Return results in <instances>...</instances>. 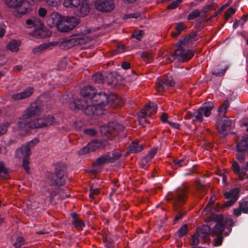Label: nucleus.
Wrapping results in <instances>:
<instances>
[{
    "label": "nucleus",
    "mask_w": 248,
    "mask_h": 248,
    "mask_svg": "<svg viewBox=\"0 0 248 248\" xmlns=\"http://www.w3.org/2000/svg\"><path fill=\"white\" fill-rule=\"evenodd\" d=\"M8 171L6 168L4 167V164L0 162V176L4 178H7Z\"/></svg>",
    "instance_id": "obj_33"
},
{
    "label": "nucleus",
    "mask_w": 248,
    "mask_h": 248,
    "mask_svg": "<svg viewBox=\"0 0 248 248\" xmlns=\"http://www.w3.org/2000/svg\"><path fill=\"white\" fill-rule=\"evenodd\" d=\"M200 15V11L199 10H195L191 12L187 16L188 20H191L198 17Z\"/></svg>",
    "instance_id": "obj_37"
},
{
    "label": "nucleus",
    "mask_w": 248,
    "mask_h": 248,
    "mask_svg": "<svg viewBox=\"0 0 248 248\" xmlns=\"http://www.w3.org/2000/svg\"><path fill=\"white\" fill-rule=\"evenodd\" d=\"M211 233L210 227L207 225H202L199 227L196 231V235L202 239H204Z\"/></svg>",
    "instance_id": "obj_24"
},
{
    "label": "nucleus",
    "mask_w": 248,
    "mask_h": 248,
    "mask_svg": "<svg viewBox=\"0 0 248 248\" xmlns=\"http://www.w3.org/2000/svg\"><path fill=\"white\" fill-rule=\"evenodd\" d=\"M189 38H185L180 42V45L173 55L170 56V62L173 59H177L179 62H185L190 60L194 55V51L189 50H185L183 48V46L188 43Z\"/></svg>",
    "instance_id": "obj_5"
},
{
    "label": "nucleus",
    "mask_w": 248,
    "mask_h": 248,
    "mask_svg": "<svg viewBox=\"0 0 248 248\" xmlns=\"http://www.w3.org/2000/svg\"><path fill=\"white\" fill-rule=\"evenodd\" d=\"M213 204V202L209 201L205 208H204V211L208 212L211 210V206Z\"/></svg>",
    "instance_id": "obj_54"
},
{
    "label": "nucleus",
    "mask_w": 248,
    "mask_h": 248,
    "mask_svg": "<svg viewBox=\"0 0 248 248\" xmlns=\"http://www.w3.org/2000/svg\"><path fill=\"white\" fill-rule=\"evenodd\" d=\"M120 125L117 123L112 122L108 124L107 125H103L100 126V131L102 134H110L113 131L120 128Z\"/></svg>",
    "instance_id": "obj_21"
},
{
    "label": "nucleus",
    "mask_w": 248,
    "mask_h": 248,
    "mask_svg": "<svg viewBox=\"0 0 248 248\" xmlns=\"http://www.w3.org/2000/svg\"><path fill=\"white\" fill-rule=\"evenodd\" d=\"M20 45L21 42L20 41L12 40L7 44L6 48L12 52H17L19 50Z\"/></svg>",
    "instance_id": "obj_26"
},
{
    "label": "nucleus",
    "mask_w": 248,
    "mask_h": 248,
    "mask_svg": "<svg viewBox=\"0 0 248 248\" xmlns=\"http://www.w3.org/2000/svg\"><path fill=\"white\" fill-rule=\"evenodd\" d=\"M140 16V14L139 13H132L128 15H124V18H138Z\"/></svg>",
    "instance_id": "obj_51"
},
{
    "label": "nucleus",
    "mask_w": 248,
    "mask_h": 248,
    "mask_svg": "<svg viewBox=\"0 0 248 248\" xmlns=\"http://www.w3.org/2000/svg\"><path fill=\"white\" fill-rule=\"evenodd\" d=\"M41 109L35 104L27 109L18 122L19 128H24L28 125L31 128H39L46 127L55 123V118L52 116H46L42 118H36L41 112Z\"/></svg>",
    "instance_id": "obj_2"
},
{
    "label": "nucleus",
    "mask_w": 248,
    "mask_h": 248,
    "mask_svg": "<svg viewBox=\"0 0 248 248\" xmlns=\"http://www.w3.org/2000/svg\"><path fill=\"white\" fill-rule=\"evenodd\" d=\"M89 40V38L85 34L77 35L63 39L60 44V47L62 49H68L78 45L84 44Z\"/></svg>",
    "instance_id": "obj_8"
},
{
    "label": "nucleus",
    "mask_w": 248,
    "mask_h": 248,
    "mask_svg": "<svg viewBox=\"0 0 248 248\" xmlns=\"http://www.w3.org/2000/svg\"><path fill=\"white\" fill-rule=\"evenodd\" d=\"M57 44L58 43L56 42H50L45 43L34 47L32 49V52L34 54H40L46 50L51 49L53 47L56 46Z\"/></svg>",
    "instance_id": "obj_19"
},
{
    "label": "nucleus",
    "mask_w": 248,
    "mask_h": 248,
    "mask_svg": "<svg viewBox=\"0 0 248 248\" xmlns=\"http://www.w3.org/2000/svg\"><path fill=\"white\" fill-rule=\"evenodd\" d=\"M174 84V82L172 78L164 77L161 79L158 80L156 84V89L158 93L165 91L168 86H172Z\"/></svg>",
    "instance_id": "obj_14"
},
{
    "label": "nucleus",
    "mask_w": 248,
    "mask_h": 248,
    "mask_svg": "<svg viewBox=\"0 0 248 248\" xmlns=\"http://www.w3.org/2000/svg\"><path fill=\"white\" fill-rule=\"evenodd\" d=\"M168 123H169V124L170 125H171L172 127H174V128H176V129H178L179 128V127H180L179 124H178L177 123H173V122H170V121H168Z\"/></svg>",
    "instance_id": "obj_57"
},
{
    "label": "nucleus",
    "mask_w": 248,
    "mask_h": 248,
    "mask_svg": "<svg viewBox=\"0 0 248 248\" xmlns=\"http://www.w3.org/2000/svg\"><path fill=\"white\" fill-rule=\"evenodd\" d=\"M186 198V193L184 190H179L172 198H168V201L172 200L175 207L181 206Z\"/></svg>",
    "instance_id": "obj_18"
},
{
    "label": "nucleus",
    "mask_w": 248,
    "mask_h": 248,
    "mask_svg": "<svg viewBox=\"0 0 248 248\" xmlns=\"http://www.w3.org/2000/svg\"><path fill=\"white\" fill-rule=\"evenodd\" d=\"M187 233V227L186 225H183L179 231V236H183Z\"/></svg>",
    "instance_id": "obj_43"
},
{
    "label": "nucleus",
    "mask_w": 248,
    "mask_h": 248,
    "mask_svg": "<svg viewBox=\"0 0 248 248\" xmlns=\"http://www.w3.org/2000/svg\"><path fill=\"white\" fill-rule=\"evenodd\" d=\"M238 151L245 152L248 149V139L247 136L245 137L242 140L237 144Z\"/></svg>",
    "instance_id": "obj_28"
},
{
    "label": "nucleus",
    "mask_w": 248,
    "mask_h": 248,
    "mask_svg": "<svg viewBox=\"0 0 248 248\" xmlns=\"http://www.w3.org/2000/svg\"><path fill=\"white\" fill-rule=\"evenodd\" d=\"M95 8L103 12H109L115 8L113 0H95L94 1Z\"/></svg>",
    "instance_id": "obj_10"
},
{
    "label": "nucleus",
    "mask_w": 248,
    "mask_h": 248,
    "mask_svg": "<svg viewBox=\"0 0 248 248\" xmlns=\"http://www.w3.org/2000/svg\"><path fill=\"white\" fill-rule=\"evenodd\" d=\"M79 23L74 17L63 16L57 29L61 32H68L72 30Z\"/></svg>",
    "instance_id": "obj_9"
},
{
    "label": "nucleus",
    "mask_w": 248,
    "mask_h": 248,
    "mask_svg": "<svg viewBox=\"0 0 248 248\" xmlns=\"http://www.w3.org/2000/svg\"><path fill=\"white\" fill-rule=\"evenodd\" d=\"M8 127V124L7 123L4 124L0 126V136L5 134Z\"/></svg>",
    "instance_id": "obj_44"
},
{
    "label": "nucleus",
    "mask_w": 248,
    "mask_h": 248,
    "mask_svg": "<svg viewBox=\"0 0 248 248\" xmlns=\"http://www.w3.org/2000/svg\"><path fill=\"white\" fill-rule=\"evenodd\" d=\"M248 19V15H244L242 18L240 20H241V25H243L244 23Z\"/></svg>",
    "instance_id": "obj_58"
},
{
    "label": "nucleus",
    "mask_w": 248,
    "mask_h": 248,
    "mask_svg": "<svg viewBox=\"0 0 248 248\" xmlns=\"http://www.w3.org/2000/svg\"><path fill=\"white\" fill-rule=\"evenodd\" d=\"M223 11V8H220L217 11L214 15L212 16V17L217 16Z\"/></svg>",
    "instance_id": "obj_61"
},
{
    "label": "nucleus",
    "mask_w": 248,
    "mask_h": 248,
    "mask_svg": "<svg viewBox=\"0 0 248 248\" xmlns=\"http://www.w3.org/2000/svg\"><path fill=\"white\" fill-rule=\"evenodd\" d=\"M242 212V210L240 209L239 206V208L234 209V214L235 216H239L241 215Z\"/></svg>",
    "instance_id": "obj_59"
},
{
    "label": "nucleus",
    "mask_w": 248,
    "mask_h": 248,
    "mask_svg": "<svg viewBox=\"0 0 248 248\" xmlns=\"http://www.w3.org/2000/svg\"><path fill=\"white\" fill-rule=\"evenodd\" d=\"M198 237H199L196 234L194 235L193 236H192L191 242V245L193 246H196L199 244V240Z\"/></svg>",
    "instance_id": "obj_49"
},
{
    "label": "nucleus",
    "mask_w": 248,
    "mask_h": 248,
    "mask_svg": "<svg viewBox=\"0 0 248 248\" xmlns=\"http://www.w3.org/2000/svg\"><path fill=\"white\" fill-rule=\"evenodd\" d=\"M33 92V89L31 87H29L22 92L13 94L12 98L15 100L23 99L30 96L32 94Z\"/></svg>",
    "instance_id": "obj_23"
},
{
    "label": "nucleus",
    "mask_w": 248,
    "mask_h": 248,
    "mask_svg": "<svg viewBox=\"0 0 248 248\" xmlns=\"http://www.w3.org/2000/svg\"><path fill=\"white\" fill-rule=\"evenodd\" d=\"M121 155V153L118 151H116L115 152V153H109L104 156L98 158L96 160V163L98 165H100L106 162H112L118 158Z\"/></svg>",
    "instance_id": "obj_17"
},
{
    "label": "nucleus",
    "mask_w": 248,
    "mask_h": 248,
    "mask_svg": "<svg viewBox=\"0 0 248 248\" xmlns=\"http://www.w3.org/2000/svg\"><path fill=\"white\" fill-rule=\"evenodd\" d=\"M84 132L89 136H94L96 134V132L93 129H86L84 130Z\"/></svg>",
    "instance_id": "obj_45"
},
{
    "label": "nucleus",
    "mask_w": 248,
    "mask_h": 248,
    "mask_svg": "<svg viewBox=\"0 0 248 248\" xmlns=\"http://www.w3.org/2000/svg\"><path fill=\"white\" fill-rule=\"evenodd\" d=\"M80 93L83 99L75 100L70 108L82 109L88 115L102 114L107 106L114 104L116 106L121 107L123 105V101L117 95L110 94L108 95L102 93L95 94L94 89L91 86L83 88Z\"/></svg>",
    "instance_id": "obj_1"
},
{
    "label": "nucleus",
    "mask_w": 248,
    "mask_h": 248,
    "mask_svg": "<svg viewBox=\"0 0 248 248\" xmlns=\"http://www.w3.org/2000/svg\"><path fill=\"white\" fill-rule=\"evenodd\" d=\"M211 8V6H208L203 9H202L201 11L202 13H206Z\"/></svg>",
    "instance_id": "obj_64"
},
{
    "label": "nucleus",
    "mask_w": 248,
    "mask_h": 248,
    "mask_svg": "<svg viewBox=\"0 0 248 248\" xmlns=\"http://www.w3.org/2000/svg\"><path fill=\"white\" fill-rule=\"evenodd\" d=\"M213 108L214 105L212 102H206L200 108L196 113L191 111L186 112L184 116V118L188 120L194 117L193 121L202 122L203 121V115L206 117L209 116Z\"/></svg>",
    "instance_id": "obj_4"
},
{
    "label": "nucleus",
    "mask_w": 248,
    "mask_h": 248,
    "mask_svg": "<svg viewBox=\"0 0 248 248\" xmlns=\"http://www.w3.org/2000/svg\"><path fill=\"white\" fill-rule=\"evenodd\" d=\"M225 124L222 126V131H227L230 130V125H231V122L230 120L225 119L224 120Z\"/></svg>",
    "instance_id": "obj_42"
},
{
    "label": "nucleus",
    "mask_w": 248,
    "mask_h": 248,
    "mask_svg": "<svg viewBox=\"0 0 248 248\" xmlns=\"http://www.w3.org/2000/svg\"><path fill=\"white\" fill-rule=\"evenodd\" d=\"M21 0H5L6 5L10 8H16Z\"/></svg>",
    "instance_id": "obj_31"
},
{
    "label": "nucleus",
    "mask_w": 248,
    "mask_h": 248,
    "mask_svg": "<svg viewBox=\"0 0 248 248\" xmlns=\"http://www.w3.org/2000/svg\"><path fill=\"white\" fill-rule=\"evenodd\" d=\"M228 107V103H225L223 105H222L218 109L219 113H224V110L226 109Z\"/></svg>",
    "instance_id": "obj_53"
},
{
    "label": "nucleus",
    "mask_w": 248,
    "mask_h": 248,
    "mask_svg": "<svg viewBox=\"0 0 248 248\" xmlns=\"http://www.w3.org/2000/svg\"><path fill=\"white\" fill-rule=\"evenodd\" d=\"M237 158L241 162H243L245 159L244 152L238 151L236 155Z\"/></svg>",
    "instance_id": "obj_48"
},
{
    "label": "nucleus",
    "mask_w": 248,
    "mask_h": 248,
    "mask_svg": "<svg viewBox=\"0 0 248 248\" xmlns=\"http://www.w3.org/2000/svg\"><path fill=\"white\" fill-rule=\"evenodd\" d=\"M113 78L112 79V81H111V82H108V83H109V84H115V83H116L115 78H113V77H112V76L111 74L109 75L108 76V78Z\"/></svg>",
    "instance_id": "obj_63"
},
{
    "label": "nucleus",
    "mask_w": 248,
    "mask_h": 248,
    "mask_svg": "<svg viewBox=\"0 0 248 248\" xmlns=\"http://www.w3.org/2000/svg\"><path fill=\"white\" fill-rule=\"evenodd\" d=\"M187 164V161L184 159H180L174 161V165L178 167H181Z\"/></svg>",
    "instance_id": "obj_47"
},
{
    "label": "nucleus",
    "mask_w": 248,
    "mask_h": 248,
    "mask_svg": "<svg viewBox=\"0 0 248 248\" xmlns=\"http://www.w3.org/2000/svg\"><path fill=\"white\" fill-rule=\"evenodd\" d=\"M63 16L58 12H54L49 16L46 23L51 27H56L58 28V25L60 23Z\"/></svg>",
    "instance_id": "obj_20"
},
{
    "label": "nucleus",
    "mask_w": 248,
    "mask_h": 248,
    "mask_svg": "<svg viewBox=\"0 0 248 248\" xmlns=\"http://www.w3.org/2000/svg\"><path fill=\"white\" fill-rule=\"evenodd\" d=\"M93 79L97 83H100L103 82V77L101 74L97 73L93 75Z\"/></svg>",
    "instance_id": "obj_39"
},
{
    "label": "nucleus",
    "mask_w": 248,
    "mask_h": 248,
    "mask_svg": "<svg viewBox=\"0 0 248 248\" xmlns=\"http://www.w3.org/2000/svg\"><path fill=\"white\" fill-rule=\"evenodd\" d=\"M99 193V189L98 188H93L92 187H91L90 197L92 198H93L94 195H97Z\"/></svg>",
    "instance_id": "obj_50"
},
{
    "label": "nucleus",
    "mask_w": 248,
    "mask_h": 248,
    "mask_svg": "<svg viewBox=\"0 0 248 248\" xmlns=\"http://www.w3.org/2000/svg\"><path fill=\"white\" fill-rule=\"evenodd\" d=\"M239 192V190L238 188H234L229 192H226L224 194V196L228 200L224 203V205L225 206L232 205L237 201Z\"/></svg>",
    "instance_id": "obj_15"
},
{
    "label": "nucleus",
    "mask_w": 248,
    "mask_h": 248,
    "mask_svg": "<svg viewBox=\"0 0 248 248\" xmlns=\"http://www.w3.org/2000/svg\"><path fill=\"white\" fill-rule=\"evenodd\" d=\"M157 109V105L155 103L151 102L148 105L146 106L139 113V120L140 123L143 125V122L145 121L144 117L145 116H151L155 114Z\"/></svg>",
    "instance_id": "obj_11"
},
{
    "label": "nucleus",
    "mask_w": 248,
    "mask_h": 248,
    "mask_svg": "<svg viewBox=\"0 0 248 248\" xmlns=\"http://www.w3.org/2000/svg\"><path fill=\"white\" fill-rule=\"evenodd\" d=\"M240 208L244 213H248V202L242 201L239 204Z\"/></svg>",
    "instance_id": "obj_34"
},
{
    "label": "nucleus",
    "mask_w": 248,
    "mask_h": 248,
    "mask_svg": "<svg viewBox=\"0 0 248 248\" xmlns=\"http://www.w3.org/2000/svg\"><path fill=\"white\" fill-rule=\"evenodd\" d=\"M106 146L105 143L100 140H94L92 141L85 147L82 148L78 152L79 155H82L88 153L93 152L97 149L102 148Z\"/></svg>",
    "instance_id": "obj_12"
},
{
    "label": "nucleus",
    "mask_w": 248,
    "mask_h": 248,
    "mask_svg": "<svg viewBox=\"0 0 248 248\" xmlns=\"http://www.w3.org/2000/svg\"><path fill=\"white\" fill-rule=\"evenodd\" d=\"M63 5L66 8L76 9V14L79 16H85L89 13V7L86 0H64Z\"/></svg>",
    "instance_id": "obj_6"
},
{
    "label": "nucleus",
    "mask_w": 248,
    "mask_h": 248,
    "mask_svg": "<svg viewBox=\"0 0 248 248\" xmlns=\"http://www.w3.org/2000/svg\"><path fill=\"white\" fill-rule=\"evenodd\" d=\"M46 3L52 7H57L61 3L62 0H46Z\"/></svg>",
    "instance_id": "obj_35"
},
{
    "label": "nucleus",
    "mask_w": 248,
    "mask_h": 248,
    "mask_svg": "<svg viewBox=\"0 0 248 248\" xmlns=\"http://www.w3.org/2000/svg\"><path fill=\"white\" fill-rule=\"evenodd\" d=\"M186 28V26L183 23L180 22L177 24L176 26V32L172 33V36L173 37L177 36L182 31Z\"/></svg>",
    "instance_id": "obj_30"
},
{
    "label": "nucleus",
    "mask_w": 248,
    "mask_h": 248,
    "mask_svg": "<svg viewBox=\"0 0 248 248\" xmlns=\"http://www.w3.org/2000/svg\"><path fill=\"white\" fill-rule=\"evenodd\" d=\"M238 151L245 152L248 149V139L247 136L245 137L242 140L237 144Z\"/></svg>",
    "instance_id": "obj_29"
},
{
    "label": "nucleus",
    "mask_w": 248,
    "mask_h": 248,
    "mask_svg": "<svg viewBox=\"0 0 248 248\" xmlns=\"http://www.w3.org/2000/svg\"><path fill=\"white\" fill-rule=\"evenodd\" d=\"M26 24L29 26V28L37 27L31 32V35L37 38H46L51 34V33L45 27L43 23L39 19H28L26 20Z\"/></svg>",
    "instance_id": "obj_7"
},
{
    "label": "nucleus",
    "mask_w": 248,
    "mask_h": 248,
    "mask_svg": "<svg viewBox=\"0 0 248 248\" xmlns=\"http://www.w3.org/2000/svg\"><path fill=\"white\" fill-rule=\"evenodd\" d=\"M167 118H168V116H167V114L165 113L163 114L161 116V119L163 122H167L168 123V121H167Z\"/></svg>",
    "instance_id": "obj_60"
},
{
    "label": "nucleus",
    "mask_w": 248,
    "mask_h": 248,
    "mask_svg": "<svg viewBox=\"0 0 248 248\" xmlns=\"http://www.w3.org/2000/svg\"><path fill=\"white\" fill-rule=\"evenodd\" d=\"M72 223L78 229H81L85 226L84 222L80 218H76L73 221Z\"/></svg>",
    "instance_id": "obj_32"
},
{
    "label": "nucleus",
    "mask_w": 248,
    "mask_h": 248,
    "mask_svg": "<svg viewBox=\"0 0 248 248\" xmlns=\"http://www.w3.org/2000/svg\"><path fill=\"white\" fill-rule=\"evenodd\" d=\"M16 12L19 15H24L30 13L32 10L31 4L25 0H21L15 8Z\"/></svg>",
    "instance_id": "obj_16"
},
{
    "label": "nucleus",
    "mask_w": 248,
    "mask_h": 248,
    "mask_svg": "<svg viewBox=\"0 0 248 248\" xmlns=\"http://www.w3.org/2000/svg\"><path fill=\"white\" fill-rule=\"evenodd\" d=\"M224 225L218 222L213 228L211 233L217 237L214 241V245L216 246H220L223 240L222 232L224 230Z\"/></svg>",
    "instance_id": "obj_13"
},
{
    "label": "nucleus",
    "mask_w": 248,
    "mask_h": 248,
    "mask_svg": "<svg viewBox=\"0 0 248 248\" xmlns=\"http://www.w3.org/2000/svg\"><path fill=\"white\" fill-rule=\"evenodd\" d=\"M52 178L53 180H49L50 185H56L58 186H62L64 183V180L63 176H62L60 174L51 175Z\"/></svg>",
    "instance_id": "obj_25"
},
{
    "label": "nucleus",
    "mask_w": 248,
    "mask_h": 248,
    "mask_svg": "<svg viewBox=\"0 0 248 248\" xmlns=\"http://www.w3.org/2000/svg\"><path fill=\"white\" fill-rule=\"evenodd\" d=\"M5 32V30L3 28H0V38L3 36Z\"/></svg>",
    "instance_id": "obj_62"
},
{
    "label": "nucleus",
    "mask_w": 248,
    "mask_h": 248,
    "mask_svg": "<svg viewBox=\"0 0 248 248\" xmlns=\"http://www.w3.org/2000/svg\"><path fill=\"white\" fill-rule=\"evenodd\" d=\"M141 57L147 62H150L153 58L152 54L146 52H144L141 54Z\"/></svg>",
    "instance_id": "obj_36"
},
{
    "label": "nucleus",
    "mask_w": 248,
    "mask_h": 248,
    "mask_svg": "<svg viewBox=\"0 0 248 248\" xmlns=\"http://www.w3.org/2000/svg\"><path fill=\"white\" fill-rule=\"evenodd\" d=\"M121 66L124 69H128L130 68V64L126 62H123Z\"/></svg>",
    "instance_id": "obj_56"
},
{
    "label": "nucleus",
    "mask_w": 248,
    "mask_h": 248,
    "mask_svg": "<svg viewBox=\"0 0 248 248\" xmlns=\"http://www.w3.org/2000/svg\"><path fill=\"white\" fill-rule=\"evenodd\" d=\"M47 13V10L43 7H41L38 10V15L40 17H44Z\"/></svg>",
    "instance_id": "obj_46"
},
{
    "label": "nucleus",
    "mask_w": 248,
    "mask_h": 248,
    "mask_svg": "<svg viewBox=\"0 0 248 248\" xmlns=\"http://www.w3.org/2000/svg\"><path fill=\"white\" fill-rule=\"evenodd\" d=\"M143 149L142 143L139 144L138 141H134L129 146V150L130 152L135 153L140 152Z\"/></svg>",
    "instance_id": "obj_27"
},
{
    "label": "nucleus",
    "mask_w": 248,
    "mask_h": 248,
    "mask_svg": "<svg viewBox=\"0 0 248 248\" xmlns=\"http://www.w3.org/2000/svg\"><path fill=\"white\" fill-rule=\"evenodd\" d=\"M235 9L230 7L228 9L227 11L225 13V19L228 20L235 13Z\"/></svg>",
    "instance_id": "obj_38"
},
{
    "label": "nucleus",
    "mask_w": 248,
    "mask_h": 248,
    "mask_svg": "<svg viewBox=\"0 0 248 248\" xmlns=\"http://www.w3.org/2000/svg\"><path fill=\"white\" fill-rule=\"evenodd\" d=\"M39 140L38 139L35 138L25 145L22 146L21 148L17 150L16 152V156L17 157H23V167L27 173H29L30 171V167L29 166V161L28 158L31 154V149L36 143L39 142Z\"/></svg>",
    "instance_id": "obj_3"
},
{
    "label": "nucleus",
    "mask_w": 248,
    "mask_h": 248,
    "mask_svg": "<svg viewBox=\"0 0 248 248\" xmlns=\"http://www.w3.org/2000/svg\"><path fill=\"white\" fill-rule=\"evenodd\" d=\"M143 35V31L141 30H139L138 31H136L132 35L133 37L136 38L138 40H140Z\"/></svg>",
    "instance_id": "obj_40"
},
{
    "label": "nucleus",
    "mask_w": 248,
    "mask_h": 248,
    "mask_svg": "<svg viewBox=\"0 0 248 248\" xmlns=\"http://www.w3.org/2000/svg\"><path fill=\"white\" fill-rule=\"evenodd\" d=\"M156 152L157 149L156 148H154L151 150L147 155L141 160L140 165L141 168L143 169H146L148 167L149 165V163L156 154Z\"/></svg>",
    "instance_id": "obj_22"
},
{
    "label": "nucleus",
    "mask_w": 248,
    "mask_h": 248,
    "mask_svg": "<svg viewBox=\"0 0 248 248\" xmlns=\"http://www.w3.org/2000/svg\"><path fill=\"white\" fill-rule=\"evenodd\" d=\"M23 241L24 240L22 237H18L17 239L16 242L15 243V246L16 248H19L21 245L23 244Z\"/></svg>",
    "instance_id": "obj_52"
},
{
    "label": "nucleus",
    "mask_w": 248,
    "mask_h": 248,
    "mask_svg": "<svg viewBox=\"0 0 248 248\" xmlns=\"http://www.w3.org/2000/svg\"><path fill=\"white\" fill-rule=\"evenodd\" d=\"M183 0H176L173 1L170 5L168 7V9H174L176 8L179 4Z\"/></svg>",
    "instance_id": "obj_41"
},
{
    "label": "nucleus",
    "mask_w": 248,
    "mask_h": 248,
    "mask_svg": "<svg viewBox=\"0 0 248 248\" xmlns=\"http://www.w3.org/2000/svg\"><path fill=\"white\" fill-rule=\"evenodd\" d=\"M124 50V46L123 45H118L117 48L116 49V51L118 53H122Z\"/></svg>",
    "instance_id": "obj_55"
}]
</instances>
